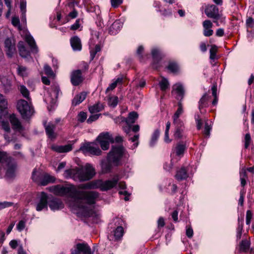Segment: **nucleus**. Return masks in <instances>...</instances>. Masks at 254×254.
Masks as SVG:
<instances>
[{
    "instance_id": "59",
    "label": "nucleus",
    "mask_w": 254,
    "mask_h": 254,
    "mask_svg": "<svg viewBox=\"0 0 254 254\" xmlns=\"http://www.w3.org/2000/svg\"><path fill=\"white\" fill-rule=\"evenodd\" d=\"M210 129H211L210 125H209L207 122H206L205 124L204 133L206 136H209Z\"/></svg>"
},
{
    "instance_id": "3",
    "label": "nucleus",
    "mask_w": 254,
    "mask_h": 254,
    "mask_svg": "<svg viewBox=\"0 0 254 254\" xmlns=\"http://www.w3.org/2000/svg\"><path fill=\"white\" fill-rule=\"evenodd\" d=\"M125 149L122 145H112L107 156V160L111 162L114 166L122 165V159L125 155Z\"/></svg>"
},
{
    "instance_id": "54",
    "label": "nucleus",
    "mask_w": 254,
    "mask_h": 254,
    "mask_svg": "<svg viewBox=\"0 0 254 254\" xmlns=\"http://www.w3.org/2000/svg\"><path fill=\"white\" fill-rule=\"evenodd\" d=\"M13 205V203L9 201H0V210L12 206Z\"/></svg>"
},
{
    "instance_id": "11",
    "label": "nucleus",
    "mask_w": 254,
    "mask_h": 254,
    "mask_svg": "<svg viewBox=\"0 0 254 254\" xmlns=\"http://www.w3.org/2000/svg\"><path fill=\"white\" fill-rule=\"evenodd\" d=\"M4 45L6 55L11 57L16 51L14 40L12 38H7L5 40Z\"/></svg>"
},
{
    "instance_id": "37",
    "label": "nucleus",
    "mask_w": 254,
    "mask_h": 254,
    "mask_svg": "<svg viewBox=\"0 0 254 254\" xmlns=\"http://www.w3.org/2000/svg\"><path fill=\"white\" fill-rule=\"evenodd\" d=\"M209 97L207 94L203 95L199 102V108L200 110L201 108L206 107L207 105V101Z\"/></svg>"
},
{
    "instance_id": "49",
    "label": "nucleus",
    "mask_w": 254,
    "mask_h": 254,
    "mask_svg": "<svg viewBox=\"0 0 254 254\" xmlns=\"http://www.w3.org/2000/svg\"><path fill=\"white\" fill-rule=\"evenodd\" d=\"M118 103V98L116 96L111 97L109 99L108 104L110 106L115 107Z\"/></svg>"
},
{
    "instance_id": "62",
    "label": "nucleus",
    "mask_w": 254,
    "mask_h": 254,
    "mask_svg": "<svg viewBox=\"0 0 254 254\" xmlns=\"http://www.w3.org/2000/svg\"><path fill=\"white\" fill-rule=\"evenodd\" d=\"M252 218V213L250 210H248L246 213V224L249 225Z\"/></svg>"
},
{
    "instance_id": "14",
    "label": "nucleus",
    "mask_w": 254,
    "mask_h": 254,
    "mask_svg": "<svg viewBox=\"0 0 254 254\" xmlns=\"http://www.w3.org/2000/svg\"><path fill=\"white\" fill-rule=\"evenodd\" d=\"M61 93L59 85H53L52 86V92L48 93L50 99L46 98L45 100L50 103H54L58 98L59 95Z\"/></svg>"
},
{
    "instance_id": "48",
    "label": "nucleus",
    "mask_w": 254,
    "mask_h": 254,
    "mask_svg": "<svg viewBox=\"0 0 254 254\" xmlns=\"http://www.w3.org/2000/svg\"><path fill=\"white\" fill-rule=\"evenodd\" d=\"M21 93L22 94L23 97L27 99H29V92L28 89L23 85L20 86L19 88Z\"/></svg>"
},
{
    "instance_id": "42",
    "label": "nucleus",
    "mask_w": 254,
    "mask_h": 254,
    "mask_svg": "<svg viewBox=\"0 0 254 254\" xmlns=\"http://www.w3.org/2000/svg\"><path fill=\"white\" fill-rule=\"evenodd\" d=\"M151 54L154 61L161 59L160 51L158 49L153 48L151 51Z\"/></svg>"
},
{
    "instance_id": "55",
    "label": "nucleus",
    "mask_w": 254,
    "mask_h": 254,
    "mask_svg": "<svg viewBox=\"0 0 254 254\" xmlns=\"http://www.w3.org/2000/svg\"><path fill=\"white\" fill-rule=\"evenodd\" d=\"M0 123H1V124L2 128L3 129V130L5 131L4 133H7L8 132H11V130H10L9 126L7 122H5L3 121H1V122H0Z\"/></svg>"
},
{
    "instance_id": "38",
    "label": "nucleus",
    "mask_w": 254,
    "mask_h": 254,
    "mask_svg": "<svg viewBox=\"0 0 254 254\" xmlns=\"http://www.w3.org/2000/svg\"><path fill=\"white\" fill-rule=\"evenodd\" d=\"M243 229V219L238 218V226L237 229V238L240 239L241 238L242 231Z\"/></svg>"
},
{
    "instance_id": "26",
    "label": "nucleus",
    "mask_w": 254,
    "mask_h": 254,
    "mask_svg": "<svg viewBox=\"0 0 254 254\" xmlns=\"http://www.w3.org/2000/svg\"><path fill=\"white\" fill-rule=\"evenodd\" d=\"M86 93L82 92L76 95L72 101V105L75 106L83 102L86 97Z\"/></svg>"
},
{
    "instance_id": "30",
    "label": "nucleus",
    "mask_w": 254,
    "mask_h": 254,
    "mask_svg": "<svg viewBox=\"0 0 254 254\" xmlns=\"http://www.w3.org/2000/svg\"><path fill=\"white\" fill-rule=\"evenodd\" d=\"M173 90L177 93V95L182 100L184 95V89L183 85L180 83H177L173 86Z\"/></svg>"
},
{
    "instance_id": "44",
    "label": "nucleus",
    "mask_w": 254,
    "mask_h": 254,
    "mask_svg": "<svg viewBox=\"0 0 254 254\" xmlns=\"http://www.w3.org/2000/svg\"><path fill=\"white\" fill-rule=\"evenodd\" d=\"M9 159L6 152L0 151V166H3Z\"/></svg>"
},
{
    "instance_id": "17",
    "label": "nucleus",
    "mask_w": 254,
    "mask_h": 254,
    "mask_svg": "<svg viewBox=\"0 0 254 254\" xmlns=\"http://www.w3.org/2000/svg\"><path fill=\"white\" fill-rule=\"evenodd\" d=\"M25 40L30 47L31 52L35 54L37 53L38 52V48L33 37L30 34H26L25 37Z\"/></svg>"
},
{
    "instance_id": "24",
    "label": "nucleus",
    "mask_w": 254,
    "mask_h": 254,
    "mask_svg": "<svg viewBox=\"0 0 254 254\" xmlns=\"http://www.w3.org/2000/svg\"><path fill=\"white\" fill-rule=\"evenodd\" d=\"M189 177L187 171L185 167H182L177 171L175 178L178 181H182L186 179Z\"/></svg>"
},
{
    "instance_id": "23",
    "label": "nucleus",
    "mask_w": 254,
    "mask_h": 254,
    "mask_svg": "<svg viewBox=\"0 0 254 254\" xmlns=\"http://www.w3.org/2000/svg\"><path fill=\"white\" fill-rule=\"evenodd\" d=\"M18 48L21 57L24 58H28L30 56V52L25 47L23 42L20 41L18 43Z\"/></svg>"
},
{
    "instance_id": "2",
    "label": "nucleus",
    "mask_w": 254,
    "mask_h": 254,
    "mask_svg": "<svg viewBox=\"0 0 254 254\" xmlns=\"http://www.w3.org/2000/svg\"><path fill=\"white\" fill-rule=\"evenodd\" d=\"M64 175L66 178H70L75 181L82 182L92 179L95 175V171L90 164H86L83 167L66 170Z\"/></svg>"
},
{
    "instance_id": "9",
    "label": "nucleus",
    "mask_w": 254,
    "mask_h": 254,
    "mask_svg": "<svg viewBox=\"0 0 254 254\" xmlns=\"http://www.w3.org/2000/svg\"><path fill=\"white\" fill-rule=\"evenodd\" d=\"M5 171V175L7 178H11L15 176L17 165L15 162L10 158L2 166Z\"/></svg>"
},
{
    "instance_id": "32",
    "label": "nucleus",
    "mask_w": 254,
    "mask_h": 254,
    "mask_svg": "<svg viewBox=\"0 0 254 254\" xmlns=\"http://www.w3.org/2000/svg\"><path fill=\"white\" fill-rule=\"evenodd\" d=\"M4 138L7 143L14 142L17 140V136L14 132H8L3 134Z\"/></svg>"
},
{
    "instance_id": "25",
    "label": "nucleus",
    "mask_w": 254,
    "mask_h": 254,
    "mask_svg": "<svg viewBox=\"0 0 254 254\" xmlns=\"http://www.w3.org/2000/svg\"><path fill=\"white\" fill-rule=\"evenodd\" d=\"M55 129V125L53 123H49L47 126H45V130L47 135L51 139L55 138L56 135L54 132Z\"/></svg>"
},
{
    "instance_id": "33",
    "label": "nucleus",
    "mask_w": 254,
    "mask_h": 254,
    "mask_svg": "<svg viewBox=\"0 0 254 254\" xmlns=\"http://www.w3.org/2000/svg\"><path fill=\"white\" fill-rule=\"evenodd\" d=\"M138 118V114L135 112H130L128 114V117L126 119L127 125H131L135 123Z\"/></svg>"
},
{
    "instance_id": "56",
    "label": "nucleus",
    "mask_w": 254,
    "mask_h": 254,
    "mask_svg": "<svg viewBox=\"0 0 254 254\" xmlns=\"http://www.w3.org/2000/svg\"><path fill=\"white\" fill-rule=\"evenodd\" d=\"M26 222L24 220H20L17 225L16 228L18 231L21 232L25 227Z\"/></svg>"
},
{
    "instance_id": "34",
    "label": "nucleus",
    "mask_w": 254,
    "mask_h": 254,
    "mask_svg": "<svg viewBox=\"0 0 254 254\" xmlns=\"http://www.w3.org/2000/svg\"><path fill=\"white\" fill-rule=\"evenodd\" d=\"M103 108L104 106L102 104L97 103L93 106H90L89 107V111L91 113L93 114L102 111Z\"/></svg>"
},
{
    "instance_id": "61",
    "label": "nucleus",
    "mask_w": 254,
    "mask_h": 254,
    "mask_svg": "<svg viewBox=\"0 0 254 254\" xmlns=\"http://www.w3.org/2000/svg\"><path fill=\"white\" fill-rule=\"evenodd\" d=\"M123 0H111V5L114 7H118L123 2Z\"/></svg>"
},
{
    "instance_id": "28",
    "label": "nucleus",
    "mask_w": 254,
    "mask_h": 254,
    "mask_svg": "<svg viewBox=\"0 0 254 254\" xmlns=\"http://www.w3.org/2000/svg\"><path fill=\"white\" fill-rule=\"evenodd\" d=\"M102 172L104 174L108 173L111 172L113 166H114L108 160H103L101 163Z\"/></svg>"
},
{
    "instance_id": "60",
    "label": "nucleus",
    "mask_w": 254,
    "mask_h": 254,
    "mask_svg": "<svg viewBox=\"0 0 254 254\" xmlns=\"http://www.w3.org/2000/svg\"><path fill=\"white\" fill-rule=\"evenodd\" d=\"M139 134H135L133 137L129 138V140H131L132 142H135V143L133 144L134 145V147H137L138 145V139L139 138Z\"/></svg>"
},
{
    "instance_id": "39",
    "label": "nucleus",
    "mask_w": 254,
    "mask_h": 254,
    "mask_svg": "<svg viewBox=\"0 0 254 254\" xmlns=\"http://www.w3.org/2000/svg\"><path fill=\"white\" fill-rule=\"evenodd\" d=\"M185 148L186 146L184 144L179 143L175 148L174 151L177 155L179 156L184 153Z\"/></svg>"
},
{
    "instance_id": "29",
    "label": "nucleus",
    "mask_w": 254,
    "mask_h": 254,
    "mask_svg": "<svg viewBox=\"0 0 254 254\" xmlns=\"http://www.w3.org/2000/svg\"><path fill=\"white\" fill-rule=\"evenodd\" d=\"M92 40L90 42V60L92 61L94 59L96 54L100 51L101 47L98 44L96 45L95 47H93L94 44H92Z\"/></svg>"
},
{
    "instance_id": "22",
    "label": "nucleus",
    "mask_w": 254,
    "mask_h": 254,
    "mask_svg": "<svg viewBox=\"0 0 254 254\" xmlns=\"http://www.w3.org/2000/svg\"><path fill=\"white\" fill-rule=\"evenodd\" d=\"M123 23L120 20L115 21L110 27L109 32L111 35H116L122 28Z\"/></svg>"
},
{
    "instance_id": "41",
    "label": "nucleus",
    "mask_w": 254,
    "mask_h": 254,
    "mask_svg": "<svg viewBox=\"0 0 254 254\" xmlns=\"http://www.w3.org/2000/svg\"><path fill=\"white\" fill-rule=\"evenodd\" d=\"M250 244L247 240H243L240 245V250L241 251L247 252L250 248Z\"/></svg>"
},
{
    "instance_id": "51",
    "label": "nucleus",
    "mask_w": 254,
    "mask_h": 254,
    "mask_svg": "<svg viewBox=\"0 0 254 254\" xmlns=\"http://www.w3.org/2000/svg\"><path fill=\"white\" fill-rule=\"evenodd\" d=\"M18 74L22 76H24L27 74V68L23 66H18L17 67Z\"/></svg>"
},
{
    "instance_id": "64",
    "label": "nucleus",
    "mask_w": 254,
    "mask_h": 254,
    "mask_svg": "<svg viewBox=\"0 0 254 254\" xmlns=\"http://www.w3.org/2000/svg\"><path fill=\"white\" fill-rule=\"evenodd\" d=\"M246 24L249 27H253L254 26V19L252 17H249L246 20Z\"/></svg>"
},
{
    "instance_id": "7",
    "label": "nucleus",
    "mask_w": 254,
    "mask_h": 254,
    "mask_svg": "<svg viewBox=\"0 0 254 254\" xmlns=\"http://www.w3.org/2000/svg\"><path fill=\"white\" fill-rule=\"evenodd\" d=\"M96 140L99 143L103 150L109 148L110 143H114V139L112 136L108 132L101 133L97 137Z\"/></svg>"
},
{
    "instance_id": "15",
    "label": "nucleus",
    "mask_w": 254,
    "mask_h": 254,
    "mask_svg": "<svg viewBox=\"0 0 254 254\" xmlns=\"http://www.w3.org/2000/svg\"><path fill=\"white\" fill-rule=\"evenodd\" d=\"M70 80L71 83L74 86H77L81 83L83 81V77L81 76V70L78 69L73 71L71 74Z\"/></svg>"
},
{
    "instance_id": "8",
    "label": "nucleus",
    "mask_w": 254,
    "mask_h": 254,
    "mask_svg": "<svg viewBox=\"0 0 254 254\" xmlns=\"http://www.w3.org/2000/svg\"><path fill=\"white\" fill-rule=\"evenodd\" d=\"M32 178L34 182L43 186L47 185L49 183L54 182L55 180L54 177L47 174L40 176L39 173L35 171L33 172Z\"/></svg>"
},
{
    "instance_id": "20",
    "label": "nucleus",
    "mask_w": 254,
    "mask_h": 254,
    "mask_svg": "<svg viewBox=\"0 0 254 254\" xmlns=\"http://www.w3.org/2000/svg\"><path fill=\"white\" fill-rule=\"evenodd\" d=\"M8 118L14 129L20 131L22 129L21 123L15 115H10Z\"/></svg>"
},
{
    "instance_id": "1",
    "label": "nucleus",
    "mask_w": 254,
    "mask_h": 254,
    "mask_svg": "<svg viewBox=\"0 0 254 254\" xmlns=\"http://www.w3.org/2000/svg\"><path fill=\"white\" fill-rule=\"evenodd\" d=\"M96 189H98L97 180L80 184L77 187L57 185L50 187L49 190L56 195L67 196V203L72 210H81L86 212L87 205L95 204L99 196V193L82 190Z\"/></svg>"
},
{
    "instance_id": "10",
    "label": "nucleus",
    "mask_w": 254,
    "mask_h": 254,
    "mask_svg": "<svg viewBox=\"0 0 254 254\" xmlns=\"http://www.w3.org/2000/svg\"><path fill=\"white\" fill-rule=\"evenodd\" d=\"M93 254L90 247L86 243H78L74 246V249L71 250V254Z\"/></svg>"
},
{
    "instance_id": "43",
    "label": "nucleus",
    "mask_w": 254,
    "mask_h": 254,
    "mask_svg": "<svg viewBox=\"0 0 254 254\" xmlns=\"http://www.w3.org/2000/svg\"><path fill=\"white\" fill-rule=\"evenodd\" d=\"M159 85L161 90L165 91L169 87V82L165 78H163L159 82Z\"/></svg>"
},
{
    "instance_id": "16",
    "label": "nucleus",
    "mask_w": 254,
    "mask_h": 254,
    "mask_svg": "<svg viewBox=\"0 0 254 254\" xmlns=\"http://www.w3.org/2000/svg\"><path fill=\"white\" fill-rule=\"evenodd\" d=\"M203 27V35L206 37H209L213 35V31L211 29L213 26L212 23L209 20H206L202 23Z\"/></svg>"
},
{
    "instance_id": "4",
    "label": "nucleus",
    "mask_w": 254,
    "mask_h": 254,
    "mask_svg": "<svg viewBox=\"0 0 254 254\" xmlns=\"http://www.w3.org/2000/svg\"><path fill=\"white\" fill-rule=\"evenodd\" d=\"M120 180V177L118 175H116L114 177L105 181L102 180H97L98 189L102 191H107L115 188L118 184Z\"/></svg>"
},
{
    "instance_id": "31",
    "label": "nucleus",
    "mask_w": 254,
    "mask_h": 254,
    "mask_svg": "<svg viewBox=\"0 0 254 254\" xmlns=\"http://www.w3.org/2000/svg\"><path fill=\"white\" fill-rule=\"evenodd\" d=\"M183 113V105L181 101L178 103V109L173 116L174 123L175 124L180 122L179 116Z\"/></svg>"
},
{
    "instance_id": "35",
    "label": "nucleus",
    "mask_w": 254,
    "mask_h": 254,
    "mask_svg": "<svg viewBox=\"0 0 254 254\" xmlns=\"http://www.w3.org/2000/svg\"><path fill=\"white\" fill-rule=\"evenodd\" d=\"M20 7L22 13V20H26V0H20Z\"/></svg>"
},
{
    "instance_id": "18",
    "label": "nucleus",
    "mask_w": 254,
    "mask_h": 254,
    "mask_svg": "<svg viewBox=\"0 0 254 254\" xmlns=\"http://www.w3.org/2000/svg\"><path fill=\"white\" fill-rule=\"evenodd\" d=\"M52 149L58 153H66L72 149V145L69 144L65 145H54L52 146Z\"/></svg>"
},
{
    "instance_id": "47",
    "label": "nucleus",
    "mask_w": 254,
    "mask_h": 254,
    "mask_svg": "<svg viewBox=\"0 0 254 254\" xmlns=\"http://www.w3.org/2000/svg\"><path fill=\"white\" fill-rule=\"evenodd\" d=\"M44 69L45 74H46L47 75L53 77L55 76V74L53 71L52 70L51 67L49 66L48 64H45Z\"/></svg>"
},
{
    "instance_id": "45",
    "label": "nucleus",
    "mask_w": 254,
    "mask_h": 254,
    "mask_svg": "<svg viewBox=\"0 0 254 254\" xmlns=\"http://www.w3.org/2000/svg\"><path fill=\"white\" fill-rule=\"evenodd\" d=\"M167 68L172 72L175 73L178 71L179 66L176 63L171 62L169 64Z\"/></svg>"
},
{
    "instance_id": "46",
    "label": "nucleus",
    "mask_w": 254,
    "mask_h": 254,
    "mask_svg": "<svg viewBox=\"0 0 254 254\" xmlns=\"http://www.w3.org/2000/svg\"><path fill=\"white\" fill-rule=\"evenodd\" d=\"M7 102L5 97L0 93V109H6Z\"/></svg>"
},
{
    "instance_id": "50",
    "label": "nucleus",
    "mask_w": 254,
    "mask_h": 254,
    "mask_svg": "<svg viewBox=\"0 0 254 254\" xmlns=\"http://www.w3.org/2000/svg\"><path fill=\"white\" fill-rule=\"evenodd\" d=\"M217 48L215 45H213L210 50V59L214 60L216 58Z\"/></svg>"
},
{
    "instance_id": "27",
    "label": "nucleus",
    "mask_w": 254,
    "mask_h": 254,
    "mask_svg": "<svg viewBox=\"0 0 254 254\" xmlns=\"http://www.w3.org/2000/svg\"><path fill=\"white\" fill-rule=\"evenodd\" d=\"M0 81L2 86V88L5 92L8 91L11 87V81L7 76L0 77Z\"/></svg>"
},
{
    "instance_id": "12",
    "label": "nucleus",
    "mask_w": 254,
    "mask_h": 254,
    "mask_svg": "<svg viewBox=\"0 0 254 254\" xmlns=\"http://www.w3.org/2000/svg\"><path fill=\"white\" fill-rule=\"evenodd\" d=\"M36 210L40 211L44 209H48V196L44 192H41L37 203Z\"/></svg>"
},
{
    "instance_id": "13",
    "label": "nucleus",
    "mask_w": 254,
    "mask_h": 254,
    "mask_svg": "<svg viewBox=\"0 0 254 254\" xmlns=\"http://www.w3.org/2000/svg\"><path fill=\"white\" fill-rule=\"evenodd\" d=\"M206 15L210 18L217 19L219 17L218 8L215 5H210L206 7L205 9Z\"/></svg>"
},
{
    "instance_id": "52",
    "label": "nucleus",
    "mask_w": 254,
    "mask_h": 254,
    "mask_svg": "<svg viewBox=\"0 0 254 254\" xmlns=\"http://www.w3.org/2000/svg\"><path fill=\"white\" fill-rule=\"evenodd\" d=\"M78 121L83 123L87 118V114L84 112H80L77 115V117Z\"/></svg>"
},
{
    "instance_id": "21",
    "label": "nucleus",
    "mask_w": 254,
    "mask_h": 254,
    "mask_svg": "<svg viewBox=\"0 0 254 254\" xmlns=\"http://www.w3.org/2000/svg\"><path fill=\"white\" fill-rule=\"evenodd\" d=\"M71 46L73 51H80L82 45L80 39L77 36H74L70 40Z\"/></svg>"
},
{
    "instance_id": "19",
    "label": "nucleus",
    "mask_w": 254,
    "mask_h": 254,
    "mask_svg": "<svg viewBox=\"0 0 254 254\" xmlns=\"http://www.w3.org/2000/svg\"><path fill=\"white\" fill-rule=\"evenodd\" d=\"M49 206L51 210L55 211L63 208L64 205L60 200L54 198L49 201Z\"/></svg>"
},
{
    "instance_id": "6",
    "label": "nucleus",
    "mask_w": 254,
    "mask_h": 254,
    "mask_svg": "<svg viewBox=\"0 0 254 254\" xmlns=\"http://www.w3.org/2000/svg\"><path fill=\"white\" fill-rule=\"evenodd\" d=\"M17 110L23 119L30 118L33 114V108L24 100H19L17 104Z\"/></svg>"
},
{
    "instance_id": "40",
    "label": "nucleus",
    "mask_w": 254,
    "mask_h": 254,
    "mask_svg": "<svg viewBox=\"0 0 254 254\" xmlns=\"http://www.w3.org/2000/svg\"><path fill=\"white\" fill-rule=\"evenodd\" d=\"M124 229L122 226H118L114 231V236L116 240L120 239L123 235Z\"/></svg>"
},
{
    "instance_id": "5",
    "label": "nucleus",
    "mask_w": 254,
    "mask_h": 254,
    "mask_svg": "<svg viewBox=\"0 0 254 254\" xmlns=\"http://www.w3.org/2000/svg\"><path fill=\"white\" fill-rule=\"evenodd\" d=\"M79 151L83 154H90L92 155L99 156L102 154V151L98 144L95 142H87L83 144L79 148Z\"/></svg>"
},
{
    "instance_id": "58",
    "label": "nucleus",
    "mask_w": 254,
    "mask_h": 254,
    "mask_svg": "<svg viewBox=\"0 0 254 254\" xmlns=\"http://www.w3.org/2000/svg\"><path fill=\"white\" fill-rule=\"evenodd\" d=\"M251 138L249 133H247L245 137V147L247 148L251 143Z\"/></svg>"
},
{
    "instance_id": "57",
    "label": "nucleus",
    "mask_w": 254,
    "mask_h": 254,
    "mask_svg": "<svg viewBox=\"0 0 254 254\" xmlns=\"http://www.w3.org/2000/svg\"><path fill=\"white\" fill-rule=\"evenodd\" d=\"M100 115L101 114H95L90 116L87 120V123L90 124L93 122L97 120Z\"/></svg>"
},
{
    "instance_id": "63",
    "label": "nucleus",
    "mask_w": 254,
    "mask_h": 254,
    "mask_svg": "<svg viewBox=\"0 0 254 254\" xmlns=\"http://www.w3.org/2000/svg\"><path fill=\"white\" fill-rule=\"evenodd\" d=\"M174 166V164L172 162V160L169 163H166L164 166V168L167 171L171 170Z\"/></svg>"
},
{
    "instance_id": "36",
    "label": "nucleus",
    "mask_w": 254,
    "mask_h": 254,
    "mask_svg": "<svg viewBox=\"0 0 254 254\" xmlns=\"http://www.w3.org/2000/svg\"><path fill=\"white\" fill-rule=\"evenodd\" d=\"M160 135V131L158 129H156L153 132L151 140L150 141V146L153 147L156 143L157 140L158 139Z\"/></svg>"
},
{
    "instance_id": "53",
    "label": "nucleus",
    "mask_w": 254,
    "mask_h": 254,
    "mask_svg": "<svg viewBox=\"0 0 254 254\" xmlns=\"http://www.w3.org/2000/svg\"><path fill=\"white\" fill-rule=\"evenodd\" d=\"M0 122L1 121H4V120L7 119L9 116L7 114V111L5 109H0Z\"/></svg>"
}]
</instances>
